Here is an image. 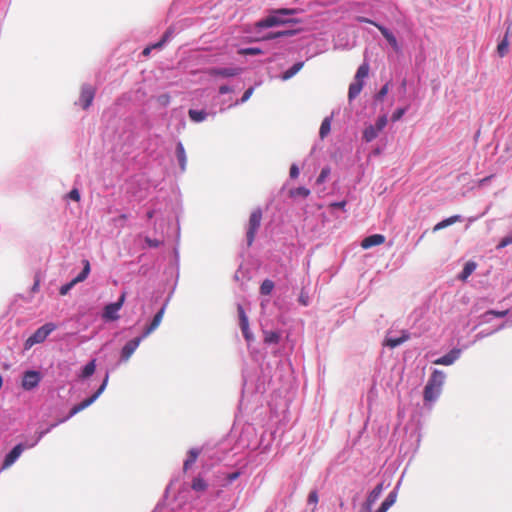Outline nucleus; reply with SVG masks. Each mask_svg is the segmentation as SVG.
Here are the masks:
<instances>
[{
    "label": "nucleus",
    "mask_w": 512,
    "mask_h": 512,
    "mask_svg": "<svg viewBox=\"0 0 512 512\" xmlns=\"http://www.w3.org/2000/svg\"><path fill=\"white\" fill-rule=\"evenodd\" d=\"M445 381V374L440 370H434L424 388V400L434 401L441 393Z\"/></svg>",
    "instance_id": "obj_1"
},
{
    "label": "nucleus",
    "mask_w": 512,
    "mask_h": 512,
    "mask_svg": "<svg viewBox=\"0 0 512 512\" xmlns=\"http://www.w3.org/2000/svg\"><path fill=\"white\" fill-rule=\"evenodd\" d=\"M296 13L295 9L281 8L272 10L271 14L264 19L258 21L256 23V27L258 28H270L290 22L297 23L298 20H285L281 16L282 15H293Z\"/></svg>",
    "instance_id": "obj_2"
},
{
    "label": "nucleus",
    "mask_w": 512,
    "mask_h": 512,
    "mask_svg": "<svg viewBox=\"0 0 512 512\" xmlns=\"http://www.w3.org/2000/svg\"><path fill=\"white\" fill-rule=\"evenodd\" d=\"M263 213L260 208L254 209L249 217L246 231L247 245L250 247L254 240L258 229L261 226Z\"/></svg>",
    "instance_id": "obj_3"
},
{
    "label": "nucleus",
    "mask_w": 512,
    "mask_h": 512,
    "mask_svg": "<svg viewBox=\"0 0 512 512\" xmlns=\"http://www.w3.org/2000/svg\"><path fill=\"white\" fill-rule=\"evenodd\" d=\"M56 329L54 323H46L39 327L26 341L24 344L25 349H30L35 344L42 343L46 338Z\"/></svg>",
    "instance_id": "obj_4"
},
{
    "label": "nucleus",
    "mask_w": 512,
    "mask_h": 512,
    "mask_svg": "<svg viewBox=\"0 0 512 512\" xmlns=\"http://www.w3.org/2000/svg\"><path fill=\"white\" fill-rule=\"evenodd\" d=\"M108 378H109V375L106 374L105 378H104V381L103 383L101 384V386L97 389V391L92 395L90 396L89 398L83 400L81 403L73 406L69 412V415L67 418H70V417H73L74 415H76L77 413L81 412L82 410H84L85 408L89 407L92 403H94L96 401V399L103 393V391L105 390L106 388V385H107V382H108Z\"/></svg>",
    "instance_id": "obj_5"
},
{
    "label": "nucleus",
    "mask_w": 512,
    "mask_h": 512,
    "mask_svg": "<svg viewBox=\"0 0 512 512\" xmlns=\"http://www.w3.org/2000/svg\"><path fill=\"white\" fill-rule=\"evenodd\" d=\"M41 373L35 370L26 371L23 374L21 386L24 390L30 391L37 387L41 381Z\"/></svg>",
    "instance_id": "obj_6"
},
{
    "label": "nucleus",
    "mask_w": 512,
    "mask_h": 512,
    "mask_svg": "<svg viewBox=\"0 0 512 512\" xmlns=\"http://www.w3.org/2000/svg\"><path fill=\"white\" fill-rule=\"evenodd\" d=\"M125 301V293H122L120 298L115 303H110L105 306L103 311V318L106 320H117L119 318L118 311L121 309Z\"/></svg>",
    "instance_id": "obj_7"
},
{
    "label": "nucleus",
    "mask_w": 512,
    "mask_h": 512,
    "mask_svg": "<svg viewBox=\"0 0 512 512\" xmlns=\"http://www.w3.org/2000/svg\"><path fill=\"white\" fill-rule=\"evenodd\" d=\"M95 94L96 89L93 86L85 84L81 87L80 102L83 109H88L91 106Z\"/></svg>",
    "instance_id": "obj_8"
},
{
    "label": "nucleus",
    "mask_w": 512,
    "mask_h": 512,
    "mask_svg": "<svg viewBox=\"0 0 512 512\" xmlns=\"http://www.w3.org/2000/svg\"><path fill=\"white\" fill-rule=\"evenodd\" d=\"M143 335L128 341L121 350V360L128 361L143 339Z\"/></svg>",
    "instance_id": "obj_9"
},
{
    "label": "nucleus",
    "mask_w": 512,
    "mask_h": 512,
    "mask_svg": "<svg viewBox=\"0 0 512 512\" xmlns=\"http://www.w3.org/2000/svg\"><path fill=\"white\" fill-rule=\"evenodd\" d=\"M241 71H242L241 68H237V67H231V68L213 67V68L208 69L207 73L211 77L228 78V77H234V76L239 75L241 73Z\"/></svg>",
    "instance_id": "obj_10"
},
{
    "label": "nucleus",
    "mask_w": 512,
    "mask_h": 512,
    "mask_svg": "<svg viewBox=\"0 0 512 512\" xmlns=\"http://www.w3.org/2000/svg\"><path fill=\"white\" fill-rule=\"evenodd\" d=\"M237 312L239 317V325L243 333V336L247 341H251L253 339V335L249 330V321L245 313V310L241 305H238Z\"/></svg>",
    "instance_id": "obj_11"
},
{
    "label": "nucleus",
    "mask_w": 512,
    "mask_h": 512,
    "mask_svg": "<svg viewBox=\"0 0 512 512\" xmlns=\"http://www.w3.org/2000/svg\"><path fill=\"white\" fill-rule=\"evenodd\" d=\"M25 447L23 444H17L5 457L2 469L5 470L9 468L11 465L15 463V461L20 457Z\"/></svg>",
    "instance_id": "obj_12"
},
{
    "label": "nucleus",
    "mask_w": 512,
    "mask_h": 512,
    "mask_svg": "<svg viewBox=\"0 0 512 512\" xmlns=\"http://www.w3.org/2000/svg\"><path fill=\"white\" fill-rule=\"evenodd\" d=\"M165 308L162 307L153 317L151 323L145 328L143 331V337L149 336L154 330H156L160 323L162 322L164 316Z\"/></svg>",
    "instance_id": "obj_13"
},
{
    "label": "nucleus",
    "mask_w": 512,
    "mask_h": 512,
    "mask_svg": "<svg viewBox=\"0 0 512 512\" xmlns=\"http://www.w3.org/2000/svg\"><path fill=\"white\" fill-rule=\"evenodd\" d=\"M385 242V237L381 234H373L364 238L361 242L363 249H369L374 246L381 245Z\"/></svg>",
    "instance_id": "obj_14"
},
{
    "label": "nucleus",
    "mask_w": 512,
    "mask_h": 512,
    "mask_svg": "<svg viewBox=\"0 0 512 512\" xmlns=\"http://www.w3.org/2000/svg\"><path fill=\"white\" fill-rule=\"evenodd\" d=\"M459 355H460V350L453 349L446 355L436 359L434 361V364H436V365H451L455 362L456 359H458Z\"/></svg>",
    "instance_id": "obj_15"
},
{
    "label": "nucleus",
    "mask_w": 512,
    "mask_h": 512,
    "mask_svg": "<svg viewBox=\"0 0 512 512\" xmlns=\"http://www.w3.org/2000/svg\"><path fill=\"white\" fill-rule=\"evenodd\" d=\"M376 27L379 29L383 37L388 41V43L392 46V48L397 52L399 51L400 47L397 42L396 37L384 26L382 25H376Z\"/></svg>",
    "instance_id": "obj_16"
},
{
    "label": "nucleus",
    "mask_w": 512,
    "mask_h": 512,
    "mask_svg": "<svg viewBox=\"0 0 512 512\" xmlns=\"http://www.w3.org/2000/svg\"><path fill=\"white\" fill-rule=\"evenodd\" d=\"M410 339V334L407 331H403L402 335L397 338H387L384 345L390 348H395Z\"/></svg>",
    "instance_id": "obj_17"
},
{
    "label": "nucleus",
    "mask_w": 512,
    "mask_h": 512,
    "mask_svg": "<svg viewBox=\"0 0 512 512\" xmlns=\"http://www.w3.org/2000/svg\"><path fill=\"white\" fill-rule=\"evenodd\" d=\"M176 156L182 171L186 170L187 165V156L185 152V148L181 142H178L176 145Z\"/></svg>",
    "instance_id": "obj_18"
},
{
    "label": "nucleus",
    "mask_w": 512,
    "mask_h": 512,
    "mask_svg": "<svg viewBox=\"0 0 512 512\" xmlns=\"http://www.w3.org/2000/svg\"><path fill=\"white\" fill-rule=\"evenodd\" d=\"M200 454V450L196 448H192L188 452V458L185 460L183 469L184 471H187L197 460L198 456Z\"/></svg>",
    "instance_id": "obj_19"
},
{
    "label": "nucleus",
    "mask_w": 512,
    "mask_h": 512,
    "mask_svg": "<svg viewBox=\"0 0 512 512\" xmlns=\"http://www.w3.org/2000/svg\"><path fill=\"white\" fill-rule=\"evenodd\" d=\"M363 85H364L363 81H357V80H355V82L350 84L349 91H348L349 100L356 98L360 94V92L363 88Z\"/></svg>",
    "instance_id": "obj_20"
},
{
    "label": "nucleus",
    "mask_w": 512,
    "mask_h": 512,
    "mask_svg": "<svg viewBox=\"0 0 512 512\" xmlns=\"http://www.w3.org/2000/svg\"><path fill=\"white\" fill-rule=\"evenodd\" d=\"M460 221V216L459 215H454V216H451L449 218H446L442 221H440L439 223H437L434 228H433V231L436 232V231H439L441 229H444L456 222Z\"/></svg>",
    "instance_id": "obj_21"
},
{
    "label": "nucleus",
    "mask_w": 512,
    "mask_h": 512,
    "mask_svg": "<svg viewBox=\"0 0 512 512\" xmlns=\"http://www.w3.org/2000/svg\"><path fill=\"white\" fill-rule=\"evenodd\" d=\"M477 265L473 261H468L462 270V272L459 274L458 278L462 281H466L467 278L474 272Z\"/></svg>",
    "instance_id": "obj_22"
},
{
    "label": "nucleus",
    "mask_w": 512,
    "mask_h": 512,
    "mask_svg": "<svg viewBox=\"0 0 512 512\" xmlns=\"http://www.w3.org/2000/svg\"><path fill=\"white\" fill-rule=\"evenodd\" d=\"M379 132L380 131L376 129L374 125H370L366 127L365 130L363 131V139L366 142H371L378 136Z\"/></svg>",
    "instance_id": "obj_23"
},
{
    "label": "nucleus",
    "mask_w": 512,
    "mask_h": 512,
    "mask_svg": "<svg viewBox=\"0 0 512 512\" xmlns=\"http://www.w3.org/2000/svg\"><path fill=\"white\" fill-rule=\"evenodd\" d=\"M303 66H304L303 62L295 63L292 67H290L288 70H286L283 73L282 79L288 80V79L292 78L294 75H296L302 69Z\"/></svg>",
    "instance_id": "obj_24"
},
{
    "label": "nucleus",
    "mask_w": 512,
    "mask_h": 512,
    "mask_svg": "<svg viewBox=\"0 0 512 512\" xmlns=\"http://www.w3.org/2000/svg\"><path fill=\"white\" fill-rule=\"evenodd\" d=\"M191 488L196 492H204L208 488L207 482L201 477H195L192 481Z\"/></svg>",
    "instance_id": "obj_25"
},
{
    "label": "nucleus",
    "mask_w": 512,
    "mask_h": 512,
    "mask_svg": "<svg viewBox=\"0 0 512 512\" xmlns=\"http://www.w3.org/2000/svg\"><path fill=\"white\" fill-rule=\"evenodd\" d=\"M331 131V117H326L321 123L319 136L324 139Z\"/></svg>",
    "instance_id": "obj_26"
},
{
    "label": "nucleus",
    "mask_w": 512,
    "mask_h": 512,
    "mask_svg": "<svg viewBox=\"0 0 512 512\" xmlns=\"http://www.w3.org/2000/svg\"><path fill=\"white\" fill-rule=\"evenodd\" d=\"M188 115H189L190 119L194 122L204 121L207 117V113L204 110L190 109L188 111Z\"/></svg>",
    "instance_id": "obj_27"
},
{
    "label": "nucleus",
    "mask_w": 512,
    "mask_h": 512,
    "mask_svg": "<svg viewBox=\"0 0 512 512\" xmlns=\"http://www.w3.org/2000/svg\"><path fill=\"white\" fill-rule=\"evenodd\" d=\"M90 273V263L88 260L83 261V270L76 276L73 281H76V284L84 281Z\"/></svg>",
    "instance_id": "obj_28"
},
{
    "label": "nucleus",
    "mask_w": 512,
    "mask_h": 512,
    "mask_svg": "<svg viewBox=\"0 0 512 512\" xmlns=\"http://www.w3.org/2000/svg\"><path fill=\"white\" fill-rule=\"evenodd\" d=\"M280 340V334L276 331H264V342L266 344H277Z\"/></svg>",
    "instance_id": "obj_29"
},
{
    "label": "nucleus",
    "mask_w": 512,
    "mask_h": 512,
    "mask_svg": "<svg viewBox=\"0 0 512 512\" xmlns=\"http://www.w3.org/2000/svg\"><path fill=\"white\" fill-rule=\"evenodd\" d=\"M369 64L367 62H364L362 65L359 66L356 75L355 80L357 81H363L364 78H366L369 74Z\"/></svg>",
    "instance_id": "obj_30"
},
{
    "label": "nucleus",
    "mask_w": 512,
    "mask_h": 512,
    "mask_svg": "<svg viewBox=\"0 0 512 512\" xmlns=\"http://www.w3.org/2000/svg\"><path fill=\"white\" fill-rule=\"evenodd\" d=\"M290 197H303L306 198L310 195V190L305 187H298L289 191Z\"/></svg>",
    "instance_id": "obj_31"
},
{
    "label": "nucleus",
    "mask_w": 512,
    "mask_h": 512,
    "mask_svg": "<svg viewBox=\"0 0 512 512\" xmlns=\"http://www.w3.org/2000/svg\"><path fill=\"white\" fill-rule=\"evenodd\" d=\"M273 288H274L273 281L266 279L262 282V284L260 286V293L262 295H269L272 292Z\"/></svg>",
    "instance_id": "obj_32"
},
{
    "label": "nucleus",
    "mask_w": 512,
    "mask_h": 512,
    "mask_svg": "<svg viewBox=\"0 0 512 512\" xmlns=\"http://www.w3.org/2000/svg\"><path fill=\"white\" fill-rule=\"evenodd\" d=\"M95 368H96V365H95V360H92L90 361L89 363H87L85 365V367L83 368L82 370V377L83 378H87V377H90L94 372H95Z\"/></svg>",
    "instance_id": "obj_33"
},
{
    "label": "nucleus",
    "mask_w": 512,
    "mask_h": 512,
    "mask_svg": "<svg viewBox=\"0 0 512 512\" xmlns=\"http://www.w3.org/2000/svg\"><path fill=\"white\" fill-rule=\"evenodd\" d=\"M507 37H508V32H506L504 39L497 46V51L501 57H503L508 51L509 43H508Z\"/></svg>",
    "instance_id": "obj_34"
},
{
    "label": "nucleus",
    "mask_w": 512,
    "mask_h": 512,
    "mask_svg": "<svg viewBox=\"0 0 512 512\" xmlns=\"http://www.w3.org/2000/svg\"><path fill=\"white\" fill-rule=\"evenodd\" d=\"M396 498L397 493L395 491H392L388 494V496L382 502V504L389 509L396 502Z\"/></svg>",
    "instance_id": "obj_35"
},
{
    "label": "nucleus",
    "mask_w": 512,
    "mask_h": 512,
    "mask_svg": "<svg viewBox=\"0 0 512 512\" xmlns=\"http://www.w3.org/2000/svg\"><path fill=\"white\" fill-rule=\"evenodd\" d=\"M381 491H382V484L377 485L373 489V491L370 493L369 498H368V506L369 507H370V503H372L373 501H375L378 498Z\"/></svg>",
    "instance_id": "obj_36"
},
{
    "label": "nucleus",
    "mask_w": 512,
    "mask_h": 512,
    "mask_svg": "<svg viewBox=\"0 0 512 512\" xmlns=\"http://www.w3.org/2000/svg\"><path fill=\"white\" fill-rule=\"evenodd\" d=\"M387 122H388L387 116L382 115L377 119L374 126L376 127V129H378L381 132L387 125Z\"/></svg>",
    "instance_id": "obj_37"
},
{
    "label": "nucleus",
    "mask_w": 512,
    "mask_h": 512,
    "mask_svg": "<svg viewBox=\"0 0 512 512\" xmlns=\"http://www.w3.org/2000/svg\"><path fill=\"white\" fill-rule=\"evenodd\" d=\"M329 174H330V168L329 167L323 168L320 172V175L318 176V178L316 180L317 184L324 183L326 178L329 176Z\"/></svg>",
    "instance_id": "obj_38"
},
{
    "label": "nucleus",
    "mask_w": 512,
    "mask_h": 512,
    "mask_svg": "<svg viewBox=\"0 0 512 512\" xmlns=\"http://www.w3.org/2000/svg\"><path fill=\"white\" fill-rule=\"evenodd\" d=\"M261 52L262 51L259 48H254V47L244 48V49L239 50V54H242V55H258V54H261Z\"/></svg>",
    "instance_id": "obj_39"
},
{
    "label": "nucleus",
    "mask_w": 512,
    "mask_h": 512,
    "mask_svg": "<svg viewBox=\"0 0 512 512\" xmlns=\"http://www.w3.org/2000/svg\"><path fill=\"white\" fill-rule=\"evenodd\" d=\"M76 285V281L71 280L69 283L62 285L60 287L59 293L60 295H66L74 286Z\"/></svg>",
    "instance_id": "obj_40"
},
{
    "label": "nucleus",
    "mask_w": 512,
    "mask_h": 512,
    "mask_svg": "<svg viewBox=\"0 0 512 512\" xmlns=\"http://www.w3.org/2000/svg\"><path fill=\"white\" fill-rule=\"evenodd\" d=\"M318 500H319V497H318L317 491H315V490L311 491L308 495V499H307L308 503L316 506L318 503ZM314 509H316V507H314Z\"/></svg>",
    "instance_id": "obj_41"
},
{
    "label": "nucleus",
    "mask_w": 512,
    "mask_h": 512,
    "mask_svg": "<svg viewBox=\"0 0 512 512\" xmlns=\"http://www.w3.org/2000/svg\"><path fill=\"white\" fill-rule=\"evenodd\" d=\"M510 244H512V235L511 236H506V237L502 238L500 240V242L498 243L496 248L497 249H503V248H505L506 246H508Z\"/></svg>",
    "instance_id": "obj_42"
},
{
    "label": "nucleus",
    "mask_w": 512,
    "mask_h": 512,
    "mask_svg": "<svg viewBox=\"0 0 512 512\" xmlns=\"http://www.w3.org/2000/svg\"><path fill=\"white\" fill-rule=\"evenodd\" d=\"M405 112H406V109H405V108H399V109H397V110L392 114L391 120H392L393 122H396V121L400 120V119L403 117V115L405 114Z\"/></svg>",
    "instance_id": "obj_43"
},
{
    "label": "nucleus",
    "mask_w": 512,
    "mask_h": 512,
    "mask_svg": "<svg viewBox=\"0 0 512 512\" xmlns=\"http://www.w3.org/2000/svg\"><path fill=\"white\" fill-rule=\"evenodd\" d=\"M389 91V85L385 84L376 95L377 100H382Z\"/></svg>",
    "instance_id": "obj_44"
},
{
    "label": "nucleus",
    "mask_w": 512,
    "mask_h": 512,
    "mask_svg": "<svg viewBox=\"0 0 512 512\" xmlns=\"http://www.w3.org/2000/svg\"><path fill=\"white\" fill-rule=\"evenodd\" d=\"M508 312H509L508 310H503V311L489 310V311H487L486 314L493 315L497 318H503L508 314Z\"/></svg>",
    "instance_id": "obj_45"
},
{
    "label": "nucleus",
    "mask_w": 512,
    "mask_h": 512,
    "mask_svg": "<svg viewBox=\"0 0 512 512\" xmlns=\"http://www.w3.org/2000/svg\"><path fill=\"white\" fill-rule=\"evenodd\" d=\"M157 101L162 106H167L170 103V96L168 94H162L157 98Z\"/></svg>",
    "instance_id": "obj_46"
},
{
    "label": "nucleus",
    "mask_w": 512,
    "mask_h": 512,
    "mask_svg": "<svg viewBox=\"0 0 512 512\" xmlns=\"http://www.w3.org/2000/svg\"><path fill=\"white\" fill-rule=\"evenodd\" d=\"M294 34H295L294 30H285V31L274 32V36H277V38L288 37V36H292Z\"/></svg>",
    "instance_id": "obj_47"
},
{
    "label": "nucleus",
    "mask_w": 512,
    "mask_h": 512,
    "mask_svg": "<svg viewBox=\"0 0 512 512\" xmlns=\"http://www.w3.org/2000/svg\"><path fill=\"white\" fill-rule=\"evenodd\" d=\"M68 197L73 200V201H80V193L78 191V189H72L69 194H68Z\"/></svg>",
    "instance_id": "obj_48"
},
{
    "label": "nucleus",
    "mask_w": 512,
    "mask_h": 512,
    "mask_svg": "<svg viewBox=\"0 0 512 512\" xmlns=\"http://www.w3.org/2000/svg\"><path fill=\"white\" fill-rule=\"evenodd\" d=\"M253 92H254V89H253L252 87H250L249 89H247V90L244 92V94H243V96H242V98H241L240 102H241V103L246 102V101H247V100L252 96Z\"/></svg>",
    "instance_id": "obj_49"
},
{
    "label": "nucleus",
    "mask_w": 512,
    "mask_h": 512,
    "mask_svg": "<svg viewBox=\"0 0 512 512\" xmlns=\"http://www.w3.org/2000/svg\"><path fill=\"white\" fill-rule=\"evenodd\" d=\"M289 174H290V177H291V178H297V177H298V175H299V169H298L297 165L293 164V165L290 167Z\"/></svg>",
    "instance_id": "obj_50"
},
{
    "label": "nucleus",
    "mask_w": 512,
    "mask_h": 512,
    "mask_svg": "<svg viewBox=\"0 0 512 512\" xmlns=\"http://www.w3.org/2000/svg\"><path fill=\"white\" fill-rule=\"evenodd\" d=\"M357 21L361 22V23H368V24H372L376 27V25H378L376 22L372 21L371 19H368L366 17H363V16H358L357 18Z\"/></svg>",
    "instance_id": "obj_51"
},
{
    "label": "nucleus",
    "mask_w": 512,
    "mask_h": 512,
    "mask_svg": "<svg viewBox=\"0 0 512 512\" xmlns=\"http://www.w3.org/2000/svg\"><path fill=\"white\" fill-rule=\"evenodd\" d=\"M145 242L148 244V246L150 247H158L160 242L158 240H153V239H150V238H146Z\"/></svg>",
    "instance_id": "obj_52"
},
{
    "label": "nucleus",
    "mask_w": 512,
    "mask_h": 512,
    "mask_svg": "<svg viewBox=\"0 0 512 512\" xmlns=\"http://www.w3.org/2000/svg\"><path fill=\"white\" fill-rule=\"evenodd\" d=\"M231 91H232V89L229 86H227V85H222L219 88V93L220 94H227V93H229Z\"/></svg>",
    "instance_id": "obj_53"
},
{
    "label": "nucleus",
    "mask_w": 512,
    "mask_h": 512,
    "mask_svg": "<svg viewBox=\"0 0 512 512\" xmlns=\"http://www.w3.org/2000/svg\"><path fill=\"white\" fill-rule=\"evenodd\" d=\"M165 42H166V37H162V39L159 42L155 43L151 47H152V49L161 48Z\"/></svg>",
    "instance_id": "obj_54"
},
{
    "label": "nucleus",
    "mask_w": 512,
    "mask_h": 512,
    "mask_svg": "<svg viewBox=\"0 0 512 512\" xmlns=\"http://www.w3.org/2000/svg\"><path fill=\"white\" fill-rule=\"evenodd\" d=\"M331 206L336 207L338 209H344V207L346 206V202L345 201L335 202V203L331 204Z\"/></svg>",
    "instance_id": "obj_55"
},
{
    "label": "nucleus",
    "mask_w": 512,
    "mask_h": 512,
    "mask_svg": "<svg viewBox=\"0 0 512 512\" xmlns=\"http://www.w3.org/2000/svg\"><path fill=\"white\" fill-rule=\"evenodd\" d=\"M151 50H152V47H151V46H148V47H146V48L143 50L142 54H143L144 56H148V55L150 54Z\"/></svg>",
    "instance_id": "obj_56"
},
{
    "label": "nucleus",
    "mask_w": 512,
    "mask_h": 512,
    "mask_svg": "<svg viewBox=\"0 0 512 512\" xmlns=\"http://www.w3.org/2000/svg\"><path fill=\"white\" fill-rule=\"evenodd\" d=\"M238 476H239V473H238V472H234V473H232V474H230V475L228 476V479L232 481V480L237 479V478H238Z\"/></svg>",
    "instance_id": "obj_57"
},
{
    "label": "nucleus",
    "mask_w": 512,
    "mask_h": 512,
    "mask_svg": "<svg viewBox=\"0 0 512 512\" xmlns=\"http://www.w3.org/2000/svg\"><path fill=\"white\" fill-rule=\"evenodd\" d=\"M388 508L385 507L383 504H381V506L379 507V509L377 510V512H387Z\"/></svg>",
    "instance_id": "obj_58"
},
{
    "label": "nucleus",
    "mask_w": 512,
    "mask_h": 512,
    "mask_svg": "<svg viewBox=\"0 0 512 512\" xmlns=\"http://www.w3.org/2000/svg\"><path fill=\"white\" fill-rule=\"evenodd\" d=\"M119 220L121 221H125L127 219V215L126 214H121L119 217H118Z\"/></svg>",
    "instance_id": "obj_59"
},
{
    "label": "nucleus",
    "mask_w": 512,
    "mask_h": 512,
    "mask_svg": "<svg viewBox=\"0 0 512 512\" xmlns=\"http://www.w3.org/2000/svg\"><path fill=\"white\" fill-rule=\"evenodd\" d=\"M275 38H277V36H274V32H273V33H270V34L266 37V39H275Z\"/></svg>",
    "instance_id": "obj_60"
},
{
    "label": "nucleus",
    "mask_w": 512,
    "mask_h": 512,
    "mask_svg": "<svg viewBox=\"0 0 512 512\" xmlns=\"http://www.w3.org/2000/svg\"><path fill=\"white\" fill-rule=\"evenodd\" d=\"M169 36H170V32L169 31L165 32L164 35H163V37H166V41L168 40Z\"/></svg>",
    "instance_id": "obj_61"
},
{
    "label": "nucleus",
    "mask_w": 512,
    "mask_h": 512,
    "mask_svg": "<svg viewBox=\"0 0 512 512\" xmlns=\"http://www.w3.org/2000/svg\"><path fill=\"white\" fill-rule=\"evenodd\" d=\"M360 512H370V507L367 506L365 509H362Z\"/></svg>",
    "instance_id": "obj_62"
},
{
    "label": "nucleus",
    "mask_w": 512,
    "mask_h": 512,
    "mask_svg": "<svg viewBox=\"0 0 512 512\" xmlns=\"http://www.w3.org/2000/svg\"><path fill=\"white\" fill-rule=\"evenodd\" d=\"M147 216H148V218H152L153 217V212H148Z\"/></svg>",
    "instance_id": "obj_63"
},
{
    "label": "nucleus",
    "mask_w": 512,
    "mask_h": 512,
    "mask_svg": "<svg viewBox=\"0 0 512 512\" xmlns=\"http://www.w3.org/2000/svg\"><path fill=\"white\" fill-rule=\"evenodd\" d=\"M38 285H39V283H38V282H36V283L34 284V286H33V290H36V289H37V287H38Z\"/></svg>",
    "instance_id": "obj_64"
}]
</instances>
